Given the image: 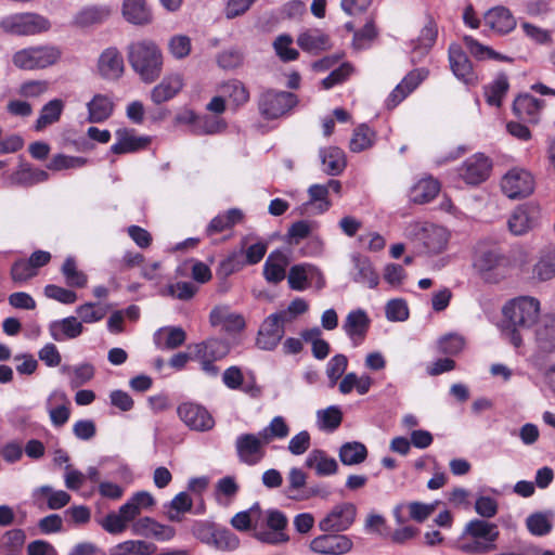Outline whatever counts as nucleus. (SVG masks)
Segmentation results:
<instances>
[{"instance_id": "nucleus-1", "label": "nucleus", "mask_w": 555, "mask_h": 555, "mask_svg": "<svg viewBox=\"0 0 555 555\" xmlns=\"http://www.w3.org/2000/svg\"><path fill=\"white\" fill-rule=\"evenodd\" d=\"M127 59L132 70L145 83L156 81L164 66V55L157 43L151 39L137 40L128 44Z\"/></svg>"}, {"instance_id": "nucleus-2", "label": "nucleus", "mask_w": 555, "mask_h": 555, "mask_svg": "<svg viewBox=\"0 0 555 555\" xmlns=\"http://www.w3.org/2000/svg\"><path fill=\"white\" fill-rule=\"evenodd\" d=\"M506 319V332L509 341L518 348L522 345L521 331L530 330L538 323L540 317V301L530 296H520L509 300L503 308Z\"/></svg>"}, {"instance_id": "nucleus-3", "label": "nucleus", "mask_w": 555, "mask_h": 555, "mask_svg": "<svg viewBox=\"0 0 555 555\" xmlns=\"http://www.w3.org/2000/svg\"><path fill=\"white\" fill-rule=\"evenodd\" d=\"M499 535L496 524L474 518L465 524L456 545L460 551L467 554H486L496 548Z\"/></svg>"}, {"instance_id": "nucleus-4", "label": "nucleus", "mask_w": 555, "mask_h": 555, "mask_svg": "<svg viewBox=\"0 0 555 555\" xmlns=\"http://www.w3.org/2000/svg\"><path fill=\"white\" fill-rule=\"evenodd\" d=\"M406 236L422 243L427 254L442 253L449 242V232L446 228L428 222L410 223L405 230Z\"/></svg>"}, {"instance_id": "nucleus-5", "label": "nucleus", "mask_w": 555, "mask_h": 555, "mask_svg": "<svg viewBox=\"0 0 555 555\" xmlns=\"http://www.w3.org/2000/svg\"><path fill=\"white\" fill-rule=\"evenodd\" d=\"M263 522L267 529H263L258 522H255L253 537L261 543L279 545L289 540L285 529L288 525L286 515L274 508L267 509L263 513Z\"/></svg>"}, {"instance_id": "nucleus-6", "label": "nucleus", "mask_w": 555, "mask_h": 555, "mask_svg": "<svg viewBox=\"0 0 555 555\" xmlns=\"http://www.w3.org/2000/svg\"><path fill=\"white\" fill-rule=\"evenodd\" d=\"M1 27L5 33L16 36H35L50 29V21L33 12L16 13L4 17Z\"/></svg>"}, {"instance_id": "nucleus-7", "label": "nucleus", "mask_w": 555, "mask_h": 555, "mask_svg": "<svg viewBox=\"0 0 555 555\" xmlns=\"http://www.w3.org/2000/svg\"><path fill=\"white\" fill-rule=\"evenodd\" d=\"M61 56V51L52 46H39L22 49L13 55V64L26 70L46 68L53 65Z\"/></svg>"}, {"instance_id": "nucleus-8", "label": "nucleus", "mask_w": 555, "mask_h": 555, "mask_svg": "<svg viewBox=\"0 0 555 555\" xmlns=\"http://www.w3.org/2000/svg\"><path fill=\"white\" fill-rule=\"evenodd\" d=\"M297 104V96L287 91L268 89L258 101L261 116L266 119H276L289 112Z\"/></svg>"}, {"instance_id": "nucleus-9", "label": "nucleus", "mask_w": 555, "mask_h": 555, "mask_svg": "<svg viewBox=\"0 0 555 555\" xmlns=\"http://www.w3.org/2000/svg\"><path fill=\"white\" fill-rule=\"evenodd\" d=\"M357 506L351 502L336 504L319 521L318 527L322 532H344L354 522Z\"/></svg>"}, {"instance_id": "nucleus-10", "label": "nucleus", "mask_w": 555, "mask_h": 555, "mask_svg": "<svg viewBox=\"0 0 555 555\" xmlns=\"http://www.w3.org/2000/svg\"><path fill=\"white\" fill-rule=\"evenodd\" d=\"M309 547L320 555H345L353 548V542L339 532H324L312 539Z\"/></svg>"}, {"instance_id": "nucleus-11", "label": "nucleus", "mask_w": 555, "mask_h": 555, "mask_svg": "<svg viewBox=\"0 0 555 555\" xmlns=\"http://www.w3.org/2000/svg\"><path fill=\"white\" fill-rule=\"evenodd\" d=\"M501 189L508 198L526 197L533 192L534 180L529 171L513 168L503 177Z\"/></svg>"}, {"instance_id": "nucleus-12", "label": "nucleus", "mask_w": 555, "mask_h": 555, "mask_svg": "<svg viewBox=\"0 0 555 555\" xmlns=\"http://www.w3.org/2000/svg\"><path fill=\"white\" fill-rule=\"evenodd\" d=\"M263 438L255 434H242L235 440L236 454L240 462L254 466L262 461L266 455Z\"/></svg>"}, {"instance_id": "nucleus-13", "label": "nucleus", "mask_w": 555, "mask_h": 555, "mask_svg": "<svg viewBox=\"0 0 555 555\" xmlns=\"http://www.w3.org/2000/svg\"><path fill=\"white\" fill-rule=\"evenodd\" d=\"M177 412L180 420L191 430L208 431L215 426L214 417L203 405L193 402H184L178 406Z\"/></svg>"}, {"instance_id": "nucleus-14", "label": "nucleus", "mask_w": 555, "mask_h": 555, "mask_svg": "<svg viewBox=\"0 0 555 555\" xmlns=\"http://www.w3.org/2000/svg\"><path fill=\"white\" fill-rule=\"evenodd\" d=\"M491 160L482 153L468 157L459 168V176L470 185H477L488 179L491 171Z\"/></svg>"}, {"instance_id": "nucleus-15", "label": "nucleus", "mask_w": 555, "mask_h": 555, "mask_svg": "<svg viewBox=\"0 0 555 555\" xmlns=\"http://www.w3.org/2000/svg\"><path fill=\"white\" fill-rule=\"evenodd\" d=\"M449 63L454 76L465 85L475 86L478 82V76L473 69L472 62L467 54L459 44L449 47Z\"/></svg>"}, {"instance_id": "nucleus-16", "label": "nucleus", "mask_w": 555, "mask_h": 555, "mask_svg": "<svg viewBox=\"0 0 555 555\" xmlns=\"http://www.w3.org/2000/svg\"><path fill=\"white\" fill-rule=\"evenodd\" d=\"M485 26L496 35H507L516 28L517 21L509 9L498 5L483 14Z\"/></svg>"}, {"instance_id": "nucleus-17", "label": "nucleus", "mask_w": 555, "mask_h": 555, "mask_svg": "<svg viewBox=\"0 0 555 555\" xmlns=\"http://www.w3.org/2000/svg\"><path fill=\"white\" fill-rule=\"evenodd\" d=\"M428 70L426 68H417L410 72L401 82L391 91L386 100L388 108L396 107L401 103L411 92H413L420 83L426 79Z\"/></svg>"}, {"instance_id": "nucleus-18", "label": "nucleus", "mask_w": 555, "mask_h": 555, "mask_svg": "<svg viewBox=\"0 0 555 555\" xmlns=\"http://www.w3.org/2000/svg\"><path fill=\"white\" fill-rule=\"evenodd\" d=\"M371 319L369 318L365 310L359 308L351 310L343 324V330L346 335L352 340L354 346L360 345L370 328Z\"/></svg>"}, {"instance_id": "nucleus-19", "label": "nucleus", "mask_w": 555, "mask_h": 555, "mask_svg": "<svg viewBox=\"0 0 555 555\" xmlns=\"http://www.w3.org/2000/svg\"><path fill=\"white\" fill-rule=\"evenodd\" d=\"M540 216V209L535 205H522L517 207L508 219L509 231L515 235H522L531 230Z\"/></svg>"}, {"instance_id": "nucleus-20", "label": "nucleus", "mask_w": 555, "mask_h": 555, "mask_svg": "<svg viewBox=\"0 0 555 555\" xmlns=\"http://www.w3.org/2000/svg\"><path fill=\"white\" fill-rule=\"evenodd\" d=\"M544 106L545 102L543 100L525 93L518 95L514 100L513 112L519 119L524 121L538 124Z\"/></svg>"}, {"instance_id": "nucleus-21", "label": "nucleus", "mask_w": 555, "mask_h": 555, "mask_svg": "<svg viewBox=\"0 0 555 555\" xmlns=\"http://www.w3.org/2000/svg\"><path fill=\"white\" fill-rule=\"evenodd\" d=\"M31 499L38 507L42 508L46 504L49 509H61L70 502V495L66 491L54 490L47 485L35 488Z\"/></svg>"}, {"instance_id": "nucleus-22", "label": "nucleus", "mask_w": 555, "mask_h": 555, "mask_svg": "<svg viewBox=\"0 0 555 555\" xmlns=\"http://www.w3.org/2000/svg\"><path fill=\"white\" fill-rule=\"evenodd\" d=\"M285 335V330L274 321V318L267 317L261 323L256 338V346L264 351L274 350Z\"/></svg>"}, {"instance_id": "nucleus-23", "label": "nucleus", "mask_w": 555, "mask_h": 555, "mask_svg": "<svg viewBox=\"0 0 555 555\" xmlns=\"http://www.w3.org/2000/svg\"><path fill=\"white\" fill-rule=\"evenodd\" d=\"M212 326H219L227 333H238L245 327V320L242 314L231 311L228 306L215 307L209 315Z\"/></svg>"}, {"instance_id": "nucleus-24", "label": "nucleus", "mask_w": 555, "mask_h": 555, "mask_svg": "<svg viewBox=\"0 0 555 555\" xmlns=\"http://www.w3.org/2000/svg\"><path fill=\"white\" fill-rule=\"evenodd\" d=\"M68 405V397L63 390H53L49 395L46 401V408L54 427H62L68 422L70 416Z\"/></svg>"}, {"instance_id": "nucleus-25", "label": "nucleus", "mask_w": 555, "mask_h": 555, "mask_svg": "<svg viewBox=\"0 0 555 555\" xmlns=\"http://www.w3.org/2000/svg\"><path fill=\"white\" fill-rule=\"evenodd\" d=\"M184 79L179 73H172L164 76L162 81L157 83L151 91V100L155 104L173 99L183 88Z\"/></svg>"}, {"instance_id": "nucleus-26", "label": "nucleus", "mask_w": 555, "mask_h": 555, "mask_svg": "<svg viewBox=\"0 0 555 555\" xmlns=\"http://www.w3.org/2000/svg\"><path fill=\"white\" fill-rule=\"evenodd\" d=\"M351 262L353 269L350 274L353 282L365 285L369 288H375L378 285V274L366 256L352 254Z\"/></svg>"}, {"instance_id": "nucleus-27", "label": "nucleus", "mask_w": 555, "mask_h": 555, "mask_svg": "<svg viewBox=\"0 0 555 555\" xmlns=\"http://www.w3.org/2000/svg\"><path fill=\"white\" fill-rule=\"evenodd\" d=\"M48 330L53 340L65 341L79 337L85 327L77 317H67L50 322Z\"/></svg>"}, {"instance_id": "nucleus-28", "label": "nucleus", "mask_w": 555, "mask_h": 555, "mask_svg": "<svg viewBox=\"0 0 555 555\" xmlns=\"http://www.w3.org/2000/svg\"><path fill=\"white\" fill-rule=\"evenodd\" d=\"M504 261V257L495 249H478L474 256L473 267L482 279L490 281L492 272Z\"/></svg>"}, {"instance_id": "nucleus-29", "label": "nucleus", "mask_w": 555, "mask_h": 555, "mask_svg": "<svg viewBox=\"0 0 555 555\" xmlns=\"http://www.w3.org/2000/svg\"><path fill=\"white\" fill-rule=\"evenodd\" d=\"M328 192L323 184H312L308 189L309 199L304 203L299 210L301 215L314 214L320 215L326 212L332 202L328 198Z\"/></svg>"}, {"instance_id": "nucleus-30", "label": "nucleus", "mask_w": 555, "mask_h": 555, "mask_svg": "<svg viewBox=\"0 0 555 555\" xmlns=\"http://www.w3.org/2000/svg\"><path fill=\"white\" fill-rule=\"evenodd\" d=\"M49 179V173L40 168H36L28 163H21L15 171L9 177L11 185L33 186Z\"/></svg>"}, {"instance_id": "nucleus-31", "label": "nucleus", "mask_w": 555, "mask_h": 555, "mask_svg": "<svg viewBox=\"0 0 555 555\" xmlns=\"http://www.w3.org/2000/svg\"><path fill=\"white\" fill-rule=\"evenodd\" d=\"M297 44L301 50L311 54H319L332 48L330 36L318 28L307 29L299 34Z\"/></svg>"}, {"instance_id": "nucleus-32", "label": "nucleus", "mask_w": 555, "mask_h": 555, "mask_svg": "<svg viewBox=\"0 0 555 555\" xmlns=\"http://www.w3.org/2000/svg\"><path fill=\"white\" fill-rule=\"evenodd\" d=\"M125 70L124 59L116 48H107L99 59V72L105 79H118Z\"/></svg>"}, {"instance_id": "nucleus-33", "label": "nucleus", "mask_w": 555, "mask_h": 555, "mask_svg": "<svg viewBox=\"0 0 555 555\" xmlns=\"http://www.w3.org/2000/svg\"><path fill=\"white\" fill-rule=\"evenodd\" d=\"M534 339L540 351H555V315H546L537 323Z\"/></svg>"}, {"instance_id": "nucleus-34", "label": "nucleus", "mask_w": 555, "mask_h": 555, "mask_svg": "<svg viewBox=\"0 0 555 555\" xmlns=\"http://www.w3.org/2000/svg\"><path fill=\"white\" fill-rule=\"evenodd\" d=\"M130 129H118L116 131L117 141L111 146L114 154H126L140 151L150 143L149 137H137Z\"/></svg>"}, {"instance_id": "nucleus-35", "label": "nucleus", "mask_w": 555, "mask_h": 555, "mask_svg": "<svg viewBox=\"0 0 555 555\" xmlns=\"http://www.w3.org/2000/svg\"><path fill=\"white\" fill-rule=\"evenodd\" d=\"M322 171L328 176H339L346 168L345 153L337 146L322 147L319 150Z\"/></svg>"}, {"instance_id": "nucleus-36", "label": "nucleus", "mask_w": 555, "mask_h": 555, "mask_svg": "<svg viewBox=\"0 0 555 555\" xmlns=\"http://www.w3.org/2000/svg\"><path fill=\"white\" fill-rule=\"evenodd\" d=\"M114 102L106 94H94L87 103L88 117L91 124H99L107 120L114 113Z\"/></svg>"}, {"instance_id": "nucleus-37", "label": "nucleus", "mask_w": 555, "mask_h": 555, "mask_svg": "<svg viewBox=\"0 0 555 555\" xmlns=\"http://www.w3.org/2000/svg\"><path fill=\"white\" fill-rule=\"evenodd\" d=\"M193 358H208L221 360L230 352V344L222 338H208L193 346Z\"/></svg>"}, {"instance_id": "nucleus-38", "label": "nucleus", "mask_w": 555, "mask_h": 555, "mask_svg": "<svg viewBox=\"0 0 555 555\" xmlns=\"http://www.w3.org/2000/svg\"><path fill=\"white\" fill-rule=\"evenodd\" d=\"M153 339L158 349L173 350L185 343L186 334L182 327L164 326L154 333Z\"/></svg>"}, {"instance_id": "nucleus-39", "label": "nucleus", "mask_w": 555, "mask_h": 555, "mask_svg": "<svg viewBox=\"0 0 555 555\" xmlns=\"http://www.w3.org/2000/svg\"><path fill=\"white\" fill-rule=\"evenodd\" d=\"M288 264V259L284 253L280 250L272 251L264 264L263 276L269 283L278 284L285 279V269Z\"/></svg>"}, {"instance_id": "nucleus-40", "label": "nucleus", "mask_w": 555, "mask_h": 555, "mask_svg": "<svg viewBox=\"0 0 555 555\" xmlns=\"http://www.w3.org/2000/svg\"><path fill=\"white\" fill-rule=\"evenodd\" d=\"M122 15L133 25H146L152 22V13L145 0H124Z\"/></svg>"}, {"instance_id": "nucleus-41", "label": "nucleus", "mask_w": 555, "mask_h": 555, "mask_svg": "<svg viewBox=\"0 0 555 555\" xmlns=\"http://www.w3.org/2000/svg\"><path fill=\"white\" fill-rule=\"evenodd\" d=\"M305 465L313 468L319 476L334 475L338 464L334 457H330L323 450H312L306 457Z\"/></svg>"}, {"instance_id": "nucleus-42", "label": "nucleus", "mask_w": 555, "mask_h": 555, "mask_svg": "<svg viewBox=\"0 0 555 555\" xmlns=\"http://www.w3.org/2000/svg\"><path fill=\"white\" fill-rule=\"evenodd\" d=\"M65 103L61 99H53L46 103L35 122V129L37 131L43 130L46 127L55 124L60 120L64 111Z\"/></svg>"}, {"instance_id": "nucleus-43", "label": "nucleus", "mask_w": 555, "mask_h": 555, "mask_svg": "<svg viewBox=\"0 0 555 555\" xmlns=\"http://www.w3.org/2000/svg\"><path fill=\"white\" fill-rule=\"evenodd\" d=\"M317 272V266L304 262L291 267L287 274L288 286L293 291L302 292L309 287L310 272Z\"/></svg>"}, {"instance_id": "nucleus-44", "label": "nucleus", "mask_w": 555, "mask_h": 555, "mask_svg": "<svg viewBox=\"0 0 555 555\" xmlns=\"http://www.w3.org/2000/svg\"><path fill=\"white\" fill-rule=\"evenodd\" d=\"M533 272L540 281H548L555 276V245L544 247Z\"/></svg>"}, {"instance_id": "nucleus-45", "label": "nucleus", "mask_w": 555, "mask_h": 555, "mask_svg": "<svg viewBox=\"0 0 555 555\" xmlns=\"http://www.w3.org/2000/svg\"><path fill=\"white\" fill-rule=\"evenodd\" d=\"M219 92L224 99H229L235 107L244 105L249 100L247 88L237 79H230L220 85Z\"/></svg>"}, {"instance_id": "nucleus-46", "label": "nucleus", "mask_w": 555, "mask_h": 555, "mask_svg": "<svg viewBox=\"0 0 555 555\" xmlns=\"http://www.w3.org/2000/svg\"><path fill=\"white\" fill-rule=\"evenodd\" d=\"M440 184L434 178L420 180L411 190V199L416 204H425L433 201L439 193Z\"/></svg>"}, {"instance_id": "nucleus-47", "label": "nucleus", "mask_w": 555, "mask_h": 555, "mask_svg": "<svg viewBox=\"0 0 555 555\" xmlns=\"http://www.w3.org/2000/svg\"><path fill=\"white\" fill-rule=\"evenodd\" d=\"M553 518L554 513L551 511L533 513L526 519L527 529L533 535H546L553 529Z\"/></svg>"}, {"instance_id": "nucleus-48", "label": "nucleus", "mask_w": 555, "mask_h": 555, "mask_svg": "<svg viewBox=\"0 0 555 555\" xmlns=\"http://www.w3.org/2000/svg\"><path fill=\"white\" fill-rule=\"evenodd\" d=\"M509 88L505 74H500L485 87V98L489 105L500 107Z\"/></svg>"}, {"instance_id": "nucleus-49", "label": "nucleus", "mask_w": 555, "mask_h": 555, "mask_svg": "<svg viewBox=\"0 0 555 555\" xmlns=\"http://www.w3.org/2000/svg\"><path fill=\"white\" fill-rule=\"evenodd\" d=\"M438 36L437 25L433 21H428L422 28L420 36L413 48V61L416 56L422 57L433 48Z\"/></svg>"}, {"instance_id": "nucleus-50", "label": "nucleus", "mask_w": 555, "mask_h": 555, "mask_svg": "<svg viewBox=\"0 0 555 555\" xmlns=\"http://www.w3.org/2000/svg\"><path fill=\"white\" fill-rule=\"evenodd\" d=\"M367 456L366 447L358 441L346 442L339 449V459L344 465L361 464Z\"/></svg>"}, {"instance_id": "nucleus-51", "label": "nucleus", "mask_w": 555, "mask_h": 555, "mask_svg": "<svg viewBox=\"0 0 555 555\" xmlns=\"http://www.w3.org/2000/svg\"><path fill=\"white\" fill-rule=\"evenodd\" d=\"M225 128L227 122L218 116L204 115L193 119V131L196 134H215L223 131Z\"/></svg>"}, {"instance_id": "nucleus-52", "label": "nucleus", "mask_w": 555, "mask_h": 555, "mask_svg": "<svg viewBox=\"0 0 555 555\" xmlns=\"http://www.w3.org/2000/svg\"><path fill=\"white\" fill-rule=\"evenodd\" d=\"M374 141L375 132L365 124H362L353 130L349 147L351 152L360 153L372 147Z\"/></svg>"}, {"instance_id": "nucleus-53", "label": "nucleus", "mask_w": 555, "mask_h": 555, "mask_svg": "<svg viewBox=\"0 0 555 555\" xmlns=\"http://www.w3.org/2000/svg\"><path fill=\"white\" fill-rule=\"evenodd\" d=\"M109 15V10L105 7H87L79 11L75 16V23L78 26L87 27L93 24L102 23Z\"/></svg>"}, {"instance_id": "nucleus-54", "label": "nucleus", "mask_w": 555, "mask_h": 555, "mask_svg": "<svg viewBox=\"0 0 555 555\" xmlns=\"http://www.w3.org/2000/svg\"><path fill=\"white\" fill-rule=\"evenodd\" d=\"M343 421V414L338 406L331 405L317 412V423L321 430L334 431Z\"/></svg>"}, {"instance_id": "nucleus-55", "label": "nucleus", "mask_w": 555, "mask_h": 555, "mask_svg": "<svg viewBox=\"0 0 555 555\" xmlns=\"http://www.w3.org/2000/svg\"><path fill=\"white\" fill-rule=\"evenodd\" d=\"M246 264L243 257V247L232 250L225 259H223L217 269V275L228 278L231 274L242 270Z\"/></svg>"}, {"instance_id": "nucleus-56", "label": "nucleus", "mask_w": 555, "mask_h": 555, "mask_svg": "<svg viewBox=\"0 0 555 555\" xmlns=\"http://www.w3.org/2000/svg\"><path fill=\"white\" fill-rule=\"evenodd\" d=\"M289 435V426L283 416H274L268 426L259 431V436L263 438L267 444L273 439H284Z\"/></svg>"}, {"instance_id": "nucleus-57", "label": "nucleus", "mask_w": 555, "mask_h": 555, "mask_svg": "<svg viewBox=\"0 0 555 555\" xmlns=\"http://www.w3.org/2000/svg\"><path fill=\"white\" fill-rule=\"evenodd\" d=\"M61 271L68 286L85 287L87 285V275L77 269L74 257L69 256L65 259Z\"/></svg>"}, {"instance_id": "nucleus-58", "label": "nucleus", "mask_w": 555, "mask_h": 555, "mask_svg": "<svg viewBox=\"0 0 555 555\" xmlns=\"http://www.w3.org/2000/svg\"><path fill=\"white\" fill-rule=\"evenodd\" d=\"M240 538L230 529L217 527L212 547L222 552H232L238 548Z\"/></svg>"}, {"instance_id": "nucleus-59", "label": "nucleus", "mask_w": 555, "mask_h": 555, "mask_svg": "<svg viewBox=\"0 0 555 555\" xmlns=\"http://www.w3.org/2000/svg\"><path fill=\"white\" fill-rule=\"evenodd\" d=\"M318 228L317 221L299 220L294 222L287 231L288 243L298 244L301 240L310 237L311 233Z\"/></svg>"}, {"instance_id": "nucleus-60", "label": "nucleus", "mask_w": 555, "mask_h": 555, "mask_svg": "<svg viewBox=\"0 0 555 555\" xmlns=\"http://www.w3.org/2000/svg\"><path fill=\"white\" fill-rule=\"evenodd\" d=\"M79 322L92 324L101 321L106 315V309L95 302H86L76 308Z\"/></svg>"}, {"instance_id": "nucleus-61", "label": "nucleus", "mask_w": 555, "mask_h": 555, "mask_svg": "<svg viewBox=\"0 0 555 555\" xmlns=\"http://www.w3.org/2000/svg\"><path fill=\"white\" fill-rule=\"evenodd\" d=\"M463 41L469 53L478 60H506L505 57L501 56L498 52L492 50L490 47L481 44L472 36H465L463 38Z\"/></svg>"}, {"instance_id": "nucleus-62", "label": "nucleus", "mask_w": 555, "mask_h": 555, "mask_svg": "<svg viewBox=\"0 0 555 555\" xmlns=\"http://www.w3.org/2000/svg\"><path fill=\"white\" fill-rule=\"evenodd\" d=\"M87 158L79 156H68L64 154L54 155L49 164L48 169L60 171L65 169L81 168L87 164Z\"/></svg>"}, {"instance_id": "nucleus-63", "label": "nucleus", "mask_w": 555, "mask_h": 555, "mask_svg": "<svg viewBox=\"0 0 555 555\" xmlns=\"http://www.w3.org/2000/svg\"><path fill=\"white\" fill-rule=\"evenodd\" d=\"M244 62V54L241 49L232 47L223 50L217 55V64L222 69H235L242 66Z\"/></svg>"}, {"instance_id": "nucleus-64", "label": "nucleus", "mask_w": 555, "mask_h": 555, "mask_svg": "<svg viewBox=\"0 0 555 555\" xmlns=\"http://www.w3.org/2000/svg\"><path fill=\"white\" fill-rule=\"evenodd\" d=\"M292 43L293 38L289 35H280L273 42L274 51L283 62L295 61L299 56L298 51L292 48Z\"/></svg>"}]
</instances>
